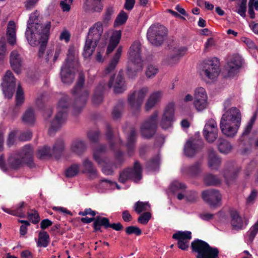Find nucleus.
<instances>
[{
	"label": "nucleus",
	"mask_w": 258,
	"mask_h": 258,
	"mask_svg": "<svg viewBox=\"0 0 258 258\" xmlns=\"http://www.w3.org/2000/svg\"><path fill=\"white\" fill-rule=\"evenodd\" d=\"M84 82L85 75L83 72H80L77 84L72 91L74 98L72 105L74 115H77L81 112L88 98L89 92L84 87Z\"/></svg>",
	"instance_id": "nucleus-1"
},
{
	"label": "nucleus",
	"mask_w": 258,
	"mask_h": 258,
	"mask_svg": "<svg viewBox=\"0 0 258 258\" xmlns=\"http://www.w3.org/2000/svg\"><path fill=\"white\" fill-rule=\"evenodd\" d=\"M103 32L102 24L100 22L96 23L93 27L90 28L86 39L83 53L85 58H89L92 55L98 44Z\"/></svg>",
	"instance_id": "nucleus-2"
},
{
	"label": "nucleus",
	"mask_w": 258,
	"mask_h": 258,
	"mask_svg": "<svg viewBox=\"0 0 258 258\" xmlns=\"http://www.w3.org/2000/svg\"><path fill=\"white\" fill-rule=\"evenodd\" d=\"M105 147L101 146L99 148L96 150L93 153V158L99 165L104 163L102 166V171L104 174L107 175H112L114 169L119 166L123 162V153L121 151H118L115 154V158L117 163H113L110 162H107L101 157V153L105 151Z\"/></svg>",
	"instance_id": "nucleus-3"
},
{
	"label": "nucleus",
	"mask_w": 258,
	"mask_h": 258,
	"mask_svg": "<svg viewBox=\"0 0 258 258\" xmlns=\"http://www.w3.org/2000/svg\"><path fill=\"white\" fill-rule=\"evenodd\" d=\"M241 121V115L240 110L233 107L226 111L222 116L220 129H238Z\"/></svg>",
	"instance_id": "nucleus-4"
},
{
	"label": "nucleus",
	"mask_w": 258,
	"mask_h": 258,
	"mask_svg": "<svg viewBox=\"0 0 258 258\" xmlns=\"http://www.w3.org/2000/svg\"><path fill=\"white\" fill-rule=\"evenodd\" d=\"M193 252L197 253L196 258H219V250L213 247L206 242L199 239L194 240L191 243Z\"/></svg>",
	"instance_id": "nucleus-5"
},
{
	"label": "nucleus",
	"mask_w": 258,
	"mask_h": 258,
	"mask_svg": "<svg viewBox=\"0 0 258 258\" xmlns=\"http://www.w3.org/2000/svg\"><path fill=\"white\" fill-rule=\"evenodd\" d=\"M70 104V98L68 95L63 96L60 99L58 103V112L51 122L49 129H58L65 123L68 116V108Z\"/></svg>",
	"instance_id": "nucleus-6"
},
{
	"label": "nucleus",
	"mask_w": 258,
	"mask_h": 258,
	"mask_svg": "<svg viewBox=\"0 0 258 258\" xmlns=\"http://www.w3.org/2000/svg\"><path fill=\"white\" fill-rule=\"evenodd\" d=\"M167 29L159 24L151 25L148 29L147 37L150 43L155 46H161L166 39Z\"/></svg>",
	"instance_id": "nucleus-7"
},
{
	"label": "nucleus",
	"mask_w": 258,
	"mask_h": 258,
	"mask_svg": "<svg viewBox=\"0 0 258 258\" xmlns=\"http://www.w3.org/2000/svg\"><path fill=\"white\" fill-rule=\"evenodd\" d=\"M142 178V168L140 163L136 161L135 162L133 168H128L120 172L119 181L124 183L127 180L132 179L137 182Z\"/></svg>",
	"instance_id": "nucleus-8"
},
{
	"label": "nucleus",
	"mask_w": 258,
	"mask_h": 258,
	"mask_svg": "<svg viewBox=\"0 0 258 258\" xmlns=\"http://www.w3.org/2000/svg\"><path fill=\"white\" fill-rule=\"evenodd\" d=\"M201 65L202 71L208 78L213 80L218 76L220 70L219 61L217 58L205 60Z\"/></svg>",
	"instance_id": "nucleus-9"
},
{
	"label": "nucleus",
	"mask_w": 258,
	"mask_h": 258,
	"mask_svg": "<svg viewBox=\"0 0 258 258\" xmlns=\"http://www.w3.org/2000/svg\"><path fill=\"white\" fill-rule=\"evenodd\" d=\"M16 79L11 71H7L1 84L3 94L6 98L11 99L16 87Z\"/></svg>",
	"instance_id": "nucleus-10"
},
{
	"label": "nucleus",
	"mask_w": 258,
	"mask_h": 258,
	"mask_svg": "<svg viewBox=\"0 0 258 258\" xmlns=\"http://www.w3.org/2000/svg\"><path fill=\"white\" fill-rule=\"evenodd\" d=\"M148 91L147 87H144L138 91H134L128 96V103L131 108L139 111Z\"/></svg>",
	"instance_id": "nucleus-11"
},
{
	"label": "nucleus",
	"mask_w": 258,
	"mask_h": 258,
	"mask_svg": "<svg viewBox=\"0 0 258 258\" xmlns=\"http://www.w3.org/2000/svg\"><path fill=\"white\" fill-rule=\"evenodd\" d=\"M196 138L194 139H189L184 145V153L187 157H192L195 156L203 146L202 140L199 138V132L196 133Z\"/></svg>",
	"instance_id": "nucleus-12"
},
{
	"label": "nucleus",
	"mask_w": 258,
	"mask_h": 258,
	"mask_svg": "<svg viewBox=\"0 0 258 258\" xmlns=\"http://www.w3.org/2000/svg\"><path fill=\"white\" fill-rule=\"evenodd\" d=\"M174 105L173 103H169L165 107L160 121V126L163 129L172 127L175 121Z\"/></svg>",
	"instance_id": "nucleus-13"
},
{
	"label": "nucleus",
	"mask_w": 258,
	"mask_h": 258,
	"mask_svg": "<svg viewBox=\"0 0 258 258\" xmlns=\"http://www.w3.org/2000/svg\"><path fill=\"white\" fill-rule=\"evenodd\" d=\"M112 87H113L115 93L117 94L122 93L126 89L125 81L120 71L116 76H112L107 85H106V87L108 88Z\"/></svg>",
	"instance_id": "nucleus-14"
},
{
	"label": "nucleus",
	"mask_w": 258,
	"mask_h": 258,
	"mask_svg": "<svg viewBox=\"0 0 258 258\" xmlns=\"http://www.w3.org/2000/svg\"><path fill=\"white\" fill-rule=\"evenodd\" d=\"M202 197L211 208H215L221 205V195L218 190L210 189L204 191Z\"/></svg>",
	"instance_id": "nucleus-15"
},
{
	"label": "nucleus",
	"mask_w": 258,
	"mask_h": 258,
	"mask_svg": "<svg viewBox=\"0 0 258 258\" xmlns=\"http://www.w3.org/2000/svg\"><path fill=\"white\" fill-rule=\"evenodd\" d=\"M172 238L178 241L179 248L187 250L189 247V241L191 239V233L188 231H178L173 234Z\"/></svg>",
	"instance_id": "nucleus-16"
},
{
	"label": "nucleus",
	"mask_w": 258,
	"mask_h": 258,
	"mask_svg": "<svg viewBox=\"0 0 258 258\" xmlns=\"http://www.w3.org/2000/svg\"><path fill=\"white\" fill-rule=\"evenodd\" d=\"M18 156L28 166L32 167L34 166V150L30 145H26L21 148L18 153Z\"/></svg>",
	"instance_id": "nucleus-17"
},
{
	"label": "nucleus",
	"mask_w": 258,
	"mask_h": 258,
	"mask_svg": "<svg viewBox=\"0 0 258 258\" xmlns=\"http://www.w3.org/2000/svg\"><path fill=\"white\" fill-rule=\"evenodd\" d=\"M29 208L28 205L24 202L19 203L14 209H10L4 207L2 208L3 210L10 215L24 218L25 216L26 210Z\"/></svg>",
	"instance_id": "nucleus-18"
},
{
	"label": "nucleus",
	"mask_w": 258,
	"mask_h": 258,
	"mask_svg": "<svg viewBox=\"0 0 258 258\" xmlns=\"http://www.w3.org/2000/svg\"><path fill=\"white\" fill-rule=\"evenodd\" d=\"M141 52V43L138 41H135L131 46L128 52L130 60L136 62H142Z\"/></svg>",
	"instance_id": "nucleus-19"
},
{
	"label": "nucleus",
	"mask_w": 258,
	"mask_h": 258,
	"mask_svg": "<svg viewBox=\"0 0 258 258\" xmlns=\"http://www.w3.org/2000/svg\"><path fill=\"white\" fill-rule=\"evenodd\" d=\"M10 62L13 71L17 74L21 72L22 60L20 55L17 51L11 52L10 56Z\"/></svg>",
	"instance_id": "nucleus-20"
},
{
	"label": "nucleus",
	"mask_w": 258,
	"mask_h": 258,
	"mask_svg": "<svg viewBox=\"0 0 258 258\" xmlns=\"http://www.w3.org/2000/svg\"><path fill=\"white\" fill-rule=\"evenodd\" d=\"M106 87V82L104 80L101 81L96 87L93 96L92 102L94 104H99L103 100V92Z\"/></svg>",
	"instance_id": "nucleus-21"
},
{
	"label": "nucleus",
	"mask_w": 258,
	"mask_h": 258,
	"mask_svg": "<svg viewBox=\"0 0 258 258\" xmlns=\"http://www.w3.org/2000/svg\"><path fill=\"white\" fill-rule=\"evenodd\" d=\"M50 27V22H47L45 26H43L42 24L36 22L34 28H31V30H33L34 33L39 35L41 38H44L45 36L48 37Z\"/></svg>",
	"instance_id": "nucleus-22"
},
{
	"label": "nucleus",
	"mask_w": 258,
	"mask_h": 258,
	"mask_svg": "<svg viewBox=\"0 0 258 258\" xmlns=\"http://www.w3.org/2000/svg\"><path fill=\"white\" fill-rule=\"evenodd\" d=\"M71 67L70 64H64L61 67L60 76L63 83L71 84L75 78V75L70 69Z\"/></svg>",
	"instance_id": "nucleus-23"
},
{
	"label": "nucleus",
	"mask_w": 258,
	"mask_h": 258,
	"mask_svg": "<svg viewBox=\"0 0 258 258\" xmlns=\"http://www.w3.org/2000/svg\"><path fill=\"white\" fill-rule=\"evenodd\" d=\"M201 166V163L196 162L191 166L184 167L182 169V173L187 176L197 177L202 172Z\"/></svg>",
	"instance_id": "nucleus-24"
},
{
	"label": "nucleus",
	"mask_w": 258,
	"mask_h": 258,
	"mask_svg": "<svg viewBox=\"0 0 258 258\" xmlns=\"http://www.w3.org/2000/svg\"><path fill=\"white\" fill-rule=\"evenodd\" d=\"M61 51V48L60 47H57L54 52V50L51 49H48L46 50V54L44 56V59L45 62L50 67L58 59Z\"/></svg>",
	"instance_id": "nucleus-25"
},
{
	"label": "nucleus",
	"mask_w": 258,
	"mask_h": 258,
	"mask_svg": "<svg viewBox=\"0 0 258 258\" xmlns=\"http://www.w3.org/2000/svg\"><path fill=\"white\" fill-rule=\"evenodd\" d=\"M158 112L155 111L153 114L146 119L142 124L140 129H157Z\"/></svg>",
	"instance_id": "nucleus-26"
},
{
	"label": "nucleus",
	"mask_w": 258,
	"mask_h": 258,
	"mask_svg": "<svg viewBox=\"0 0 258 258\" xmlns=\"http://www.w3.org/2000/svg\"><path fill=\"white\" fill-rule=\"evenodd\" d=\"M82 173H87L91 178H94L97 176V170L94 166L93 163L88 158H86L82 161Z\"/></svg>",
	"instance_id": "nucleus-27"
},
{
	"label": "nucleus",
	"mask_w": 258,
	"mask_h": 258,
	"mask_svg": "<svg viewBox=\"0 0 258 258\" xmlns=\"http://www.w3.org/2000/svg\"><path fill=\"white\" fill-rule=\"evenodd\" d=\"M142 62H136L130 60L127 67V75L129 78H134L137 73L142 70Z\"/></svg>",
	"instance_id": "nucleus-28"
},
{
	"label": "nucleus",
	"mask_w": 258,
	"mask_h": 258,
	"mask_svg": "<svg viewBox=\"0 0 258 258\" xmlns=\"http://www.w3.org/2000/svg\"><path fill=\"white\" fill-rule=\"evenodd\" d=\"M22 121L27 124H33L36 121V114L34 109L32 107H28L23 114Z\"/></svg>",
	"instance_id": "nucleus-29"
},
{
	"label": "nucleus",
	"mask_w": 258,
	"mask_h": 258,
	"mask_svg": "<svg viewBox=\"0 0 258 258\" xmlns=\"http://www.w3.org/2000/svg\"><path fill=\"white\" fill-rule=\"evenodd\" d=\"M125 134L127 135L126 144L127 154L131 156L134 153L136 134L135 130H130L129 132L125 133Z\"/></svg>",
	"instance_id": "nucleus-30"
},
{
	"label": "nucleus",
	"mask_w": 258,
	"mask_h": 258,
	"mask_svg": "<svg viewBox=\"0 0 258 258\" xmlns=\"http://www.w3.org/2000/svg\"><path fill=\"white\" fill-rule=\"evenodd\" d=\"M122 52V47L121 46H119L114 56L113 57L112 59L110 61L109 65L108 67L105 69L104 71V73L106 75L109 74L112 71H113L114 69L115 68L117 64L118 63L119 60L120 59L121 54Z\"/></svg>",
	"instance_id": "nucleus-31"
},
{
	"label": "nucleus",
	"mask_w": 258,
	"mask_h": 258,
	"mask_svg": "<svg viewBox=\"0 0 258 258\" xmlns=\"http://www.w3.org/2000/svg\"><path fill=\"white\" fill-rule=\"evenodd\" d=\"M25 35L29 44L32 46H35L40 43L41 37L36 34L31 28H27Z\"/></svg>",
	"instance_id": "nucleus-32"
},
{
	"label": "nucleus",
	"mask_w": 258,
	"mask_h": 258,
	"mask_svg": "<svg viewBox=\"0 0 258 258\" xmlns=\"http://www.w3.org/2000/svg\"><path fill=\"white\" fill-rule=\"evenodd\" d=\"M241 59L239 56H233L227 63L229 75H231L236 72L241 67Z\"/></svg>",
	"instance_id": "nucleus-33"
},
{
	"label": "nucleus",
	"mask_w": 258,
	"mask_h": 258,
	"mask_svg": "<svg viewBox=\"0 0 258 258\" xmlns=\"http://www.w3.org/2000/svg\"><path fill=\"white\" fill-rule=\"evenodd\" d=\"M221 164V159L217 156L214 151L209 152L208 156V165L212 170H217Z\"/></svg>",
	"instance_id": "nucleus-34"
},
{
	"label": "nucleus",
	"mask_w": 258,
	"mask_h": 258,
	"mask_svg": "<svg viewBox=\"0 0 258 258\" xmlns=\"http://www.w3.org/2000/svg\"><path fill=\"white\" fill-rule=\"evenodd\" d=\"M162 95L160 91H158L152 93L146 103L145 108L146 111L151 110L159 101Z\"/></svg>",
	"instance_id": "nucleus-35"
},
{
	"label": "nucleus",
	"mask_w": 258,
	"mask_h": 258,
	"mask_svg": "<svg viewBox=\"0 0 258 258\" xmlns=\"http://www.w3.org/2000/svg\"><path fill=\"white\" fill-rule=\"evenodd\" d=\"M104 226L105 228H108L109 227V220L108 218L97 216L95 218V221L93 223V228L94 231H99L101 232V227Z\"/></svg>",
	"instance_id": "nucleus-36"
},
{
	"label": "nucleus",
	"mask_w": 258,
	"mask_h": 258,
	"mask_svg": "<svg viewBox=\"0 0 258 258\" xmlns=\"http://www.w3.org/2000/svg\"><path fill=\"white\" fill-rule=\"evenodd\" d=\"M104 0H86L85 5L88 9L94 12H101L103 8Z\"/></svg>",
	"instance_id": "nucleus-37"
},
{
	"label": "nucleus",
	"mask_w": 258,
	"mask_h": 258,
	"mask_svg": "<svg viewBox=\"0 0 258 258\" xmlns=\"http://www.w3.org/2000/svg\"><path fill=\"white\" fill-rule=\"evenodd\" d=\"M24 163L22 159L18 156V153L11 155L8 159V164L12 169H18Z\"/></svg>",
	"instance_id": "nucleus-38"
},
{
	"label": "nucleus",
	"mask_w": 258,
	"mask_h": 258,
	"mask_svg": "<svg viewBox=\"0 0 258 258\" xmlns=\"http://www.w3.org/2000/svg\"><path fill=\"white\" fill-rule=\"evenodd\" d=\"M49 243V236L47 232L40 231L38 234V239L37 241L38 247H46Z\"/></svg>",
	"instance_id": "nucleus-39"
},
{
	"label": "nucleus",
	"mask_w": 258,
	"mask_h": 258,
	"mask_svg": "<svg viewBox=\"0 0 258 258\" xmlns=\"http://www.w3.org/2000/svg\"><path fill=\"white\" fill-rule=\"evenodd\" d=\"M86 149V146L85 143L80 140L74 141L71 146L72 151L77 154H82Z\"/></svg>",
	"instance_id": "nucleus-40"
},
{
	"label": "nucleus",
	"mask_w": 258,
	"mask_h": 258,
	"mask_svg": "<svg viewBox=\"0 0 258 258\" xmlns=\"http://www.w3.org/2000/svg\"><path fill=\"white\" fill-rule=\"evenodd\" d=\"M133 209L137 214H139L142 212H146L150 211L151 206L148 202L138 201L134 204Z\"/></svg>",
	"instance_id": "nucleus-41"
},
{
	"label": "nucleus",
	"mask_w": 258,
	"mask_h": 258,
	"mask_svg": "<svg viewBox=\"0 0 258 258\" xmlns=\"http://www.w3.org/2000/svg\"><path fill=\"white\" fill-rule=\"evenodd\" d=\"M219 151L223 154H228L232 149V146L227 140L220 138L218 140Z\"/></svg>",
	"instance_id": "nucleus-42"
},
{
	"label": "nucleus",
	"mask_w": 258,
	"mask_h": 258,
	"mask_svg": "<svg viewBox=\"0 0 258 258\" xmlns=\"http://www.w3.org/2000/svg\"><path fill=\"white\" fill-rule=\"evenodd\" d=\"M231 223L232 227L235 229H241L243 226V222L241 217L236 212L231 214Z\"/></svg>",
	"instance_id": "nucleus-43"
},
{
	"label": "nucleus",
	"mask_w": 258,
	"mask_h": 258,
	"mask_svg": "<svg viewBox=\"0 0 258 258\" xmlns=\"http://www.w3.org/2000/svg\"><path fill=\"white\" fill-rule=\"evenodd\" d=\"M106 136L112 149L115 148L116 144H118L119 145L122 144V142L120 141V138L114 136L112 130H107Z\"/></svg>",
	"instance_id": "nucleus-44"
},
{
	"label": "nucleus",
	"mask_w": 258,
	"mask_h": 258,
	"mask_svg": "<svg viewBox=\"0 0 258 258\" xmlns=\"http://www.w3.org/2000/svg\"><path fill=\"white\" fill-rule=\"evenodd\" d=\"M124 103L121 100L119 101L116 106H114L112 115L113 119H117L119 118L121 116L123 109Z\"/></svg>",
	"instance_id": "nucleus-45"
},
{
	"label": "nucleus",
	"mask_w": 258,
	"mask_h": 258,
	"mask_svg": "<svg viewBox=\"0 0 258 258\" xmlns=\"http://www.w3.org/2000/svg\"><path fill=\"white\" fill-rule=\"evenodd\" d=\"M204 182L208 186L216 185L220 183V180L217 177L209 174L205 176Z\"/></svg>",
	"instance_id": "nucleus-46"
},
{
	"label": "nucleus",
	"mask_w": 258,
	"mask_h": 258,
	"mask_svg": "<svg viewBox=\"0 0 258 258\" xmlns=\"http://www.w3.org/2000/svg\"><path fill=\"white\" fill-rule=\"evenodd\" d=\"M64 149V142L62 139L57 140L53 146L52 154L54 155H59Z\"/></svg>",
	"instance_id": "nucleus-47"
},
{
	"label": "nucleus",
	"mask_w": 258,
	"mask_h": 258,
	"mask_svg": "<svg viewBox=\"0 0 258 258\" xmlns=\"http://www.w3.org/2000/svg\"><path fill=\"white\" fill-rule=\"evenodd\" d=\"M218 130H204L203 135L209 143L213 142L218 137Z\"/></svg>",
	"instance_id": "nucleus-48"
},
{
	"label": "nucleus",
	"mask_w": 258,
	"mask_h": 258,
	"mask_svg": "<svg viewBox=\"0 0 258 258\" xmlns=\"http://www.w3.org/2000/svg\"><path fill=\"white\" fill-rule=\"evenodd\" d=\"M114 7L113 5H109L106 7L103 18L104 23L107 24L111 20L112 16L114 13Z\"/></svg>",
	"instance_id": "nucleus-49"
},
{
	"label": "nucleus",
	"mask_w": 258,
	"mask_h": 258,
	"mask_svg": "<svg viewBox=\"0 0 258 258\" xmlns=\"http://www.w3.org/2000/svg\"><path fill=\"white\" fill-rule=\"evenodd\" d=\"M127 19V14L124 11L121 10L117 16L114 24L115 26L122 25L125 23Z\"/></svg>",
	"instance_id": "nucleus-50"
},
{
	"label": "nucleus",
	"mask_w": 258,
	"mask_h": 258,
	"mask_svg": "<svg viewBox=\"0 0 258 258\" xmlns=\"http://www.w3.org/2000/svg\"><path fill=\"white\" fill-rule=\"evenodd\" d=\"M115 185H116L118 188H119V187H118L116 182L108 179H104L100 181L99 183L97 185V187L99 189H106L112 188Z\"/></svg>",
	"instance_id": "nucleus-51"
},
{
	"label": "nucleus",
	"mask_w": 258,
	"mask_h": 258,
	"mask_svg": "<svg viewBox=\"0 0 258 258\" xmlns=\"http://www.w3.org/2000/svg\"><path fill=\"white\" fill-rule=\"evenodd\" d=\"M24 102V92L22 88L19 85L18 87L16 95V106H20Z\"/></svg>",
	"instance_id": "nucleus-52"
},
{
	"label": "nucleus",
	"mask_w": 258,
	"mask_h": 258,
	"mask_svg": "<svg viewBox=\"0 0 258 258\" xmlns=\"http://www.w3.org/2000/svg\"><path fill=\"white\" fill-rule=\"evenodd\" d=\"M52 153L50 148L46 146H44L38 150L37 156L40 159H44L46 157L51 156Z\"/></svg>",
	"instance_id": "nucleus-53"
},
{
	"label": "nucleus",
	"mask_w": 258,
	"mask_h": 258,
	"mask_svg": "<svg viewBox=\"0 0 258 258\" xmlns=\"http://www.w3.org/2000/svg\"><path fill=\"white\" fill-rule=\"evenodd\" d=\"M7 35L8 43L11 45H14L16 42V31L15 28L8 27Z\"/></svg>",
	"instance_id": "nucleus-54"
},
{
	"label": "nucleus",
	"mask_w": 258,
	"mask_h": 258,
	"mask_svg": "<svg viewBox=\"0 0 258 258\" xmlns=\"http://www.w3.org/2000/svg\"><path fill=\"white\" fill-rule=\"evenodd\" d=\"M170 188L173 192H176L179 191H184L186 188V186L185 184L178 181H174L171 183Z\"/></svg>",
	"instance_id": "nucleus-55"
},
{
	"label": "nucleus",
	"mask_w": 258,
	"mask_h": 258,
	"mask_svg": "<svg viewBox=\"0 0 258 258\" xmlns=\"http://www.w3.org/2000/svg\"><path fill=\"white\" fill-rule=\"evenodd\" d=\"M186 48L184 47L179 48H174L173 49L174 54L170 56L171 59H178L181 56H182L186 51Z\"/></svg>",
	"instance_id": "nucleus-56"
},
{
	"label": "nucleus",
	"mask_w": 258,
	"mask_h": 258,
	"mask_svg": "<svg viewBox=\"0 0 258 258\" xmlns=\"http://www.w3.org/2000/svg\"><path fill=\"white\" fill-rule=\"evenodd\" d=\"M197 98L201 100L204 99L205 101H207V95L204 88L203 87H199L196 89L195 92L194 99H197Z\"/></svg>",
	"instance_id": "nucleus-57"
},
{
	"label": "nucleus",
	"mask_w": 258,
	"mask_h": 258,
	"mask_svg": "<svg viewBox=\"0 0 258 258\" xmlns=\"http://www.w3.org/2000/svg\"><path fill=\"white\" fill-rule=\"evenodd\" d=\"M79 171V166L74 164L70 166L66 171V175L68 177H73L76 175Z\"/></svg>",
	"instance_id": "nucleus-58"
},
{
	"label": "nucleus",
	"mask_w": 258,
	"mask_h": 258,
	"mask_svg": "<svg viewBox=\"0 0 258 258\" xmlns=\"http://www.w3.org/2000/svg\"><path fill=\"white\" fill-rule=\"evenodd\" d=\"M39 16V13L37 11H35L30 15L27 25L28 29L32 28L33 27L32 25L35 24V23L37 22Z\"/></svg>",
	"instance_id": "nucleus-59"
},
{
	"label": "nucleus",
	"mask_w": 258,
	"mask_h": 258,
	"mask_svg": "<svg viewBox=\"0 0 258 258\" xmlns=\"http://www.w3.org/2000/svg\"><path fill=\"white\" fill-rule=\"evenodd\" d=\"M194 104L197 110L200 111L203 110L207 107L208 102L205 101L204 99L201 100L197 98V99H194Z\"/></svg>",
	"instance_id": "nucleus-60"
},
{
	"label": "nucleus",
	"mask_w": 258,
	"mask_h": 258,
	"mask_svg": "<svg viewBox=\"0 0 258 258\" xmlns=\"http://www.w3.org/2000/svg\"><path fill=\"white\" fill-rule=\"evenodd\" d=\"M152 214L149 212H144L138 218V222L143 225L147 224L151 219Z\"/></svg>",
	"instance_id": "nucleus-61"
},
{
	"label": "nucleus",
	"mask_w": 258,
	"mask_h": 258,
	"mask_svg": "<svg viewBox=\"0 0 258 258\" xmlns=\"http://www.w3.org/2000/svg\"><path fill=\"white\" fill-rule=\"evenodd\" d=\"M122 32L120 30H115L113 32L109 41L115 44L118 45L120 42Z\"/></svg>",
	"instance_id": "nucleus-62"
},
{
	"label": "nucleus",
	"mask_w": 258,
	"mask_h": 258,
	"mask_svg": "<svg viewBox=\"0 0 258 258\" xmlns=\"http://www.w3.org/2000/svg\"><path fill=\"white\" fill-rule=\"evenodd\" d=\"M88 138L91 142H97L100 139V133L98 131L91 130L88 133Z\"/></svg>",
	"instance_id": "nucleus-63"
},
{
	"label": "nucleus",
	"mask_w": 258,
	"mask_h": 258,
	"mask_svg": "<svg viewBox=\"0 0 258 258\" xmlns=\"http://www.w3.org/2000/svg\"><path fill=\"white\" fill-rule=\"evenodd\" d=\"M125 232L128 235L135 234L137 236H139L142 234L141 230L138 227L135 226H130L125 228Z\"/></svg>",
	"instance_id": "nucleus-64"
}]
</instances>
